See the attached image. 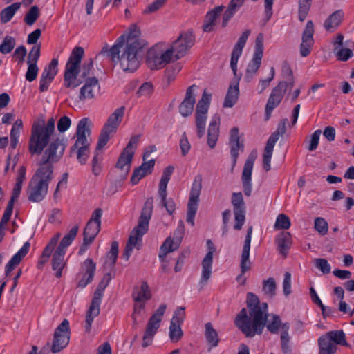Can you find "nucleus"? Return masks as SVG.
I'll list each match as a JSON object with an SVG mask.
<instances>
[{
	"label": "nucleus",
	"instance_id": "f257e3e1",
	"mask_svg": "<svg viewBox=\"0 0 354 354\" xmlns=\"http://www.w3.org/2000/svg\"><path fill=\"white\" fill-rule=\"evenodd\" d=\"M55 133V120L35 122L31 129L28 150L32 155H41L42 163L57 162L62 158L66 147L64 138L51 140Z\"/></svg>",
	"mask_w": 354,
	"mask_h": 354
},
{
	"label": "nucleus",
	"instance_id": "f03ea898",
	"mask_svg": "<svg viewBox=\"0 0 354 354\" xmlns=\"http://www.w3.org/2000/svg\"><path fill=\"white\" fill-rule=\"evenodd\" d=\"M137 33L134 30L127 37L121 35L111 48L104 46L96 58L100 56L109 57L114 62H119L124 71H135L140 66V53L142 50Z\"/></svg>",
	"mask_w": 354,
	"mask_h": 354
},
{
	"label": "nucleus",
	"instance_id": "7ed1b4c3",
	"mask_svg": "<svg viewBox=\"0 0 354 354\" xmlns=\"http://www.w3.org/2000/svg\"><path fill=\"white\" fill-rule=\"evenodd\" d=\"M247 308L236 315L234 324L247 337H254L263 333L268 317L267 303L260 304L259 297L252 292L247 294Z\"/></svg>",
	"mask_w": 354,
	"mask_h": 354
},
{
	"label": "nucleus",
	"instance_id": "20e7f679",
	"mask_svg": "<svg viewBox=\"0 0 354 354\" xmlns=\"http://www.w3.org/2000/svg\"><path fill=\"white\" fill-rule=\"evenodd\" d=\"M42 163V156L38 163L39 167L29 182L27 188L28 198L32 202L41 201L48 193V184L53 176V164Z\"/></svg>",
	"mask_w": 354,
	"mask_h": 354
},
{
	"label": "nucleus",
	"instance_id": "39448f33",
	"mask_svg": "<svg viewBox=\"0 0 354 354\" xmlns=\"http://www.w3.org/2000/svg\"><path fill=\"white\" fill-rule=\"evenodd\" d=\"M153 198L150 197L146 200L139 217L138 224L131 232L124 251L122 254L123 257L127 261L129 260L133 248L138 245L137 248L139 249V242L141 241L142 237L148 231L149 223L153 208Z\"/></svg>",
	"mask_w": 354,
	"mask_h": 354
},
{
	"label": "nucleus",
	"instance_id": "423d86ee",
	"mask_svg": "<svg viewBox=\"0 0 354 354\" xmlns=\"http://www.w3.org/2000/svg\"><path fill=\"white\" fill-rule=\"evenodd\" d=\"M90 135L89 120L84 118L78 122L74 136L75 142L70 149V156L75 155L80 165H85L89 157Z\"/></svg>",
	"mask_w": 354,
	"mask_h": 354
},
{
	"label": "nucleus",
	"instance_id": "0eeeda50",
	"mask_svg": "<svg viewBox=\"0 0 354 354\" xmlns=\"http://www.w3.org/2000/svg\"><path fill=\"white\" fill-rule=\"evenodd\" d=\"M84 55V50L82 47H75L66 64L64 83L67 88L74 89L84 82L78 72V66L81 64L82 59Z\"/></svg>",
	"mask_w": 354,
	"mask_h": 354
},
{
	"label": "nucleus",
	"instance_id": "6e6552de",
	"mask_svg": "<svg viewBox=\"0 0 354 354\" xmlns=\"http://www.w3.org/2000/svg\"><path fill=\"white\" fill-rule=\"evenodd\" d=\"M337 345L351 347L342 330H331L319 337V354H335L337 349Z\"/></svg>",
	"mask_w": 354,
	"mask_h": 354
},
{
	"label": "nucleus",
	"instance_id": "1a4fd4ad",
	"mask_svg": "<svg viewBox=\"0 0 354 354\" xmlns=\"http://www.w3.org/2000/svg\"><path fill=\"white\" fill-rule=\"evenodd\" d=\"M212 94L203 91L201 99L198 102L195 109V124L197 136L199 138L205 134L207 113L210 104Z\"/></svg>",
	"mask_w": 354,
	"mask_h": 354
},
{
	"label": "nucleus",
	"instance_id": "9d476101",
	"mask_svg": "<svg viewBox=\"0 0 354 354\" xmlns=\"http://www.w3.org/2000/svg\"><path fill=\"white\" fill-rule=\"evenodd\" d=\"M69 322L66 319H64L55 329L52 344L47 342L41 352L44 353L48 348H50V351L53 353H59L63 350L69 343Z\"/></svg>",
	"mask_w": 354,
	"mask_h": 354
},
{
	"label": "nucleus",
	"instance_id": "9b49d317",
	"mask_svg": "<svg viewBox=\"0 0 354 354\" xmlns=\"http://www.w3.org/2000/svg\"><path fill=\"white\" fill-rule=\"evenodd\" d=\"M195 41V37L191 30L180 33L179 37L171 44L168 51L173 59H179L184 57L192 47Z\"/></svg>",
	"mask_w": 354,
	"mask_h": 354
},
{
	"label": "nucleus",
	"instance_id": "f8f14e48",
	"mask_svg": "<svg viewBox=\"0 0 354 354\" xmlns=\"http://www.w3.org/2000/svg\"><path fill=\"white\" fill-rule=\"evenodd\" d=\"M202 189V176L197 175L192 183L187 203L186 221L192 226L194 225V218L198 207L199 196Z\"/></svg>",
	"mask_w": 354,
	"mask_h": 354
},
{
	"label": "nucleus",
	"instance_id": "ddd939ff",
	"mask_svg": "<svg viewBox=\"0 0 354 354\" xmlns=\"http://www.w3.org/2000/svg\"><path fill=\"white\" fill-rule=\"evenodd\" d=\"M166 308V304H161L150 317L142 337V347L145 348L151 344L153 338L160 326V322Z\"/></svg>",
	"mask_w": 354,
	"mask_h": 354
},
{
	"label": "nucleus",
	"instance_id": "4468645a",
	"mask_svg": "<svg viewBox=\"0 0 354 354\" xmlns=\"http://www.w3.org/2000/svg\"><path fill=\"white\" fill-rule=\"evenodd\" d=\"M138 141V137H132L120 155L118 160L116 162L115 167L121 171V176L123 179L126 178L130 171L131 165Z\"/></svg>",
	"mask_w": 354,
	"mask_h": 354
},
{
	"label": "nucleus",
	"instance_id": "2eb2a0df",
	"mask_svg": "<svg viewBox=\"0 0 354 354\" xmlns=\"http://www.w3.org/2000/svg\"><path fill=\"white\" fill-rule=\"evenodd\" d=\"M252 232L253 227L250 226L247 230V234L241 252L240 263L241 274L236 277V281L241 285L245 284L246 279L244 277V274L251 267V262L249 257Z\"/></svg>",
	"mask_w": 354,
	"mask_h": 354
},
{
	"label": "nucleus",
	"instance_id": "dca6fc26",
	"mask_svg": "<svg viewBox=\"0 0 354 354\" xmlns=\"http://www.w3.org/2000/svg\"><path fill=\"white\" fill-rule=\"evenodd\" d=\"M231 202L235 220L234 229L235 230H240L242 229L245 221V205L242 193L234 192L232 195Z\"/></svg>",
	"mask_w": 354,
	"mask_h": 354
},
{
	"label": "nucleus",
	"instance_id": "f3484780",
	"mask_svg": "<svg viewBox=\"0 0 354 354\" xmlns=\"http://www.w3.org/2000/svg\"><path fill=\"white\" fill-rule=\"evenodd\" d=\"M173 58L168 50L164 52H159L156 48H151L147 55L146 63L147 66L151 69H160L171 62Z\"/></svg>",
	"mask_w": 354,
	"mask_h": 354
},
{
	"label": "nucleus",
	"instance_id": "a211bd4d",
	"mask_svg": "<svg viewBox=\"0 0 354 354\" xmlns=\"http://www.w3.org/2000/svg\"><path fill=\"white\" fill-rule=\"evenodd\" d=\"M263 41V35L259 33L255 39V47L252 59L248 64L246 69V76L248 77H252L261 66L264 50Z\"/></svg>",
	"mask_w": 354,
	"mask_h": 354
},
{
	"label": "nucleus",
	"instance_id": "6ab92c4d",
	"mask_svg": "<svg viewBox=\"0 0 354 354\" xmlns=\"http://www.w3.org/2000/svg\"><path fill=\"white\" fill-rule=\"evenodd\" d=\"M184 234V223L182 221H179L178 226L174 232V236H176L175 240L168 237L164 241L160 249L159 259L164 261L167 254L177 250L180 244L183 235Z\"/></svg>",
	"mask_w": 354,
	"mask_h": 354
},
{
	"label": "nucleus",
	"instance_id": "aec40b11",
	"mask_svg": "<svg viewBox=\"0 0 354 354\" xmlns=\"http://www.w3.org/2000/svg\"><path fill=\"white\" fill-rule=\"evenodd\" d=\"M185 317L184 307H179L174 312L169 326V338L174 343L178 342L183 335L180 325L183 322Z\"/></svg>",
	"mask_w": 354,
	"mask_h": 354
},
{
	"label": "nucleus",
	"instance_id": "412c9836",
	"mask_svg": "<svg viewBox=\"0 0 354 354\" xmlns=\"http://www.w3.org/2000/svg\"><path fill=\"white\" fill-rule=\"evenodd\" d=\"M286 91V84H279L272 89L266 106V120L270 117L272 111L279 105Z\"/></svg>",
	"mask_w": 354,
	"mask_h": 354
},
{
	"label": "nucleus",
	"instance_id": "4be33fe9",
	"mask_svg": "<svg viewBox=\"0 0 354 354\" xmlns=\"http://www.w3.org/2000/svg\"><path fill=\"white\" fill-rule=\"evenodd\" d=\"M257 158V153L252 151L248 157L242 172L241 180L243 192L245 196H250L252 193V172L254 161Z\"/></svg>",
	"mask_w": 354,
	"mask_h": 354
},
{
	"label": "nucleus",
	"instance_id": "5701e85b",
	"mask_svg": "<svg viewBox=\"0 0 354 354\" xmlns=\"http://www.w3.org/2000/svg\"><path fill=\"white\" fill-rule=\"evenodd\" d=\"M102 215V210L100 208H97L94 210L84 228L83 233L84 239H88L92 241H94L100 230Z\"/></svg>",
	"mask_w": 354,
	"mask_h": 354
},
{
	"label": "nucleus",
	"instance_id": "b1692460",
	"mask_svg": "<svg viewBox=\"0 0 354 354\" xmlns=\"http://www.w3.org/2000/svg\"><path fill=\"white\" fill-rule=\"evenodd\" d=\"M207 245L208 248V252L202 261V274L200 280V284H202L203 286L206 284L211 277L213 254L216 250L214 245L211 240L207 241Z\"/></svg>",
	"mask_w": 354,
	"mask_h": 354
},
{
	"label": "nucleus",
	"instance_id": "393cba45",
	"mask_svg": "<svg viewBox=\"0 0 354 354\" xmlns=\"http://www.w3.org/2000/svg\"><path fill=\"white\" fill-rule=\"evenodd\" d=\"M100 86L97 77L87 78L81 87L79 94L80 101L86 99H93L100 93Z\"/></svg>",
	"mask_w": 354,
	"mask_h": 354
},
{
	"label": "nucleus",
	"instance_id": "a878e982",
	"mask_svg": "<svg viewBox=\"0 0 354 354\" xmlns=\"http://www.w3.org/2000/svg\"><path fill=\"white\" fill-rule=\"evenodd\" d=\"M196 87L193 84L187 88L185 97L178 106L179 113L184 118L189 116L193 112L196 103L194 91Z\"/></svg>",
	"mask_w": 354,
	"mask_h": 354
},
{
	"label": "nucleus",
	"instance_id": "bb28decb",
	"mask_svg": "<svg viewBox=\"0 0 354 354\" xmlns=\"http://www.w3.org/2000/svg\"><path fill=\"white\" fill-rule=\"evenodd\" d=\"M314 26L311 20L308 21L306 25L302 34V41L300 44V54L302 57L308 56L313 45Z\"/></svg>",
	"mask_w": 354,
	"mask_h": 354
},
{
	"label": "nucleus",
	"instance_id": "cd10ccee",
	"mask_svg": "<svg viewBox=\"0 0 354 354\" xmlns=\"http://www.w3.org/2000/svg\"><path fill=\"white\" fill-rule=\"evenodd\" d=\"M96 269V265L91 259H86L82 266V272L80 273L82 278L80 279L77 286L80 288H84L90 283L93 279Z\"/></svg>",
	"mask_w": 354,
	"mask_h": 354
},
{
	"label": "nucleus",
	"instance_id": "c85d7f7f",
	"mask_svg": "<svg viewBox=\"0 0 354 354\" xmlns=\"http://www.w3.org/2000/svg\"><path fill=\"white\" fill-rule=\"evenodd\" d=\"M224 8V6H218L206 14L202 27L204 32H210L214 30L216 25V19L221 16Z\"/></svg>",
	"mask_w": 354,
	"mask_h": 354
},
{
	"label": "nucleus",
	"instance_id": "c756f323",
	"mask_svg": "<svg viewBox=\"0 0 354 354\" xmlns=\"http://www.w3.org/2000/svg\"><path fill=\"white\" fill-rule=\"evenodd\" d=\"M30 248V243L26 241L21 248L10 259L5 268V274L8 276L10 272L19 265L21 260L26 256Z\"/></svg>",
	"mask_w": 354,
	"mask_h": 354
},
{
	"label": "nucleus",
	"instance_id": "7c9ffc66",
	"mask_svg": "<svg viewBox=\"0 0 354 354\" xmlns=\"http://www.w3.org/2000/svg\"><path fill=\"white\" fill-rule=\"evenodd\" d=\"M220 116L215 114L211 120L207 129V145L211 148L215 147L219 136Z\"/></svg>",
	"mask_w": 354,
	"mask_h": 354
},
{
	"label": "nucleus",
	"instance_id": "2f4dec72",
	"mask_svg": "<svg viewBox=\"0 0 354 354\" xmlns=\"http://www.w3.org/2000/svg\"><path fill=\"white\" fill-rule=\"evenodd\" d=\"M60 236V233H57L56 234H55L54 236L50 239V241L44 249L37 264V268L39 269H41L43 266L46 262H48L50 257L55 250V248L58 243Z\"/></svg>",
	"mask_w": 354,
	"mask_h": 354
},
{
	"label": "nucleus",
	"instance_id": "473e14b6",
	"mask_svg": "<svg viewBox=\"0 0 354 354\" xmlns=\"http://www.w3.org/2000/svg\"><path fill=\"white\" fill-rule=\"evenodd\" d=\"M66 251L62 250L60 248H56L55 252L53 254V258L51 261L52 268L55 270V276L57 278L62 277V270L64 269L66 261H64Z\"/></svg>",
	"mask_w": 354,
	"mask_h": 354
},
{
	"label": "nucleus",
	"instance_id": "72a5a7b5",
	"mask_svg": "<svg viewBox=\"0 0 354 354\" xmlns=\"http://www.w3.org/2000/svg\"><path fill=\"white\" fill-rule=\"evenodd\" d=\"M245 0H231L227 10L225 11L221 26L223 28L227 26L228 21L234 15L237 10L243 5Z\"/></svg>",
	"mask_w": 354,
	"mask_h": 354
},
{
	"label": "nucleus",
	"instance_id": "f704fd0d",
	"mask_svg": "<svg viewBox=\"0 0 354 354\" xmlns=\"http://www.w3.org/2000/svg\"><path fill=\"white\" fill-rule=\"evenodd\" d=\"M344 16L342 10H337L334 12L324 21V26L325 29L333 32L342 21Z\"/></svg>",
	"mask_w": 354,
	"mask_h": 354
},
{
	"label": "nucleus",
	"instance_id": "c9c22d12",
	"mask_svg": "<svg viewBox=\"0 0 354 354\" xmlns=\"http://www.w3.org/2000/svg\"><path fill=\"white\" fill-rule=\"evenodd\" d=\"M100 304L91 301V304L86 312L84 328L86 333H90L94 318L100 314Z\"/></svg>",
	"mask_w": 354,
	"mask_h": 354
},
{
	"label": "nucleus",
	"instance_id": "e433bc0d",
	"mask_svg": "<svg viewBox=\"0 0 354 354\" xmlns=\"http://www.w3.org/2000/svg\"><path fill=\"white\" fill-rule=\"evenodd\" d=\"M276 242L279 252L286 256L292 244L290 233L288 232H281L277 236Z\"/></svg>",
	"mask_w": 354,
	"mask_h": 354
},
{
	"label": "nucleus",
	"instance_id": "4c0bfd02",
	"mask_svg": "<svg viewBox=\"0 0 354 354\" xmlns=\"http://www.w3.org/2000/svg\"><path fill=\"white\" fill-rule=\"evenodd\" d=\"M151 297L149 286L146 281H143L140 288H135L133 293V298L136 302L145 303Z\"/></svg>",
	"mask_w": 354,
	"mask_h": 354
},
{
	"label": "nucleus",
	"instance_id": "58836bf2",
	"mask_svg": "<svg viewBox=\"0 0 354 354\" xmlns=\"http://www.w3.org/2000/svg\"><path fill=\"white\" fill-rule=\"evenodd\" d=\"M271 319L266 320V325L267 330L272 334H278L279 330L283 333V328L285 324H290L288 322L282 323L279 315H270Z\"/></svg>",
	"mask_w": 354,
	"mask_h": 354
},
{
	"label": "nucleus",
	"instance_id": "ea45409f",
	"mask_svg": "<svg viewBox=\"0 0 354 354\" xmlns=\"http://www.w3.org/2000/svg\"><path fill=\"white\" fill-rule=\"evenodd\" d=\"M21 5V3L20 2H16L3 8L0 12L1 22L2 24L9 22L20 9Z\"/></svg>",
	"mask_w": 354,
	"mask_h": 354
},
{
	"label": "nucleus",
	"instance_id": "a19ab883",
	"mask_svg": "<svg viewBox=\"0 0 354 354\" xmlns=\"http://www.w3.org/2000/svg\"><path fill=\"white\" fill-rule=\"evenodd\" d=\"M239 94L238 84L230 85L225 95L223 107L232 108L237 102Z\"/></svg>",
	"mask_w": 354,
	"mask_h": 354
},
{
	"label": "nucleus",
	"instance_id": "79ce46f5",
	"mask_svg": "<svg viewBox=\"0 0 354 354\" xmlns=\"http://www.w3.org/2000/svg\"><path fill=\"white\" fill-rule=\"evenodd\" d=\"M117 129L104 124L97 141V149H102L109 140L111 135L115 133Z\"/></svg>",
	"mask_w": 354,
	"mask_h": 354
},
{
	"label": "nucleus",
	"instance_id": "37998d69",
	"mask_svg": "<svg viewBox=\"0 0 354 354\" xmlns=\"http://www.w3.org/2000/svg\"><path fill=\"white\" fill-rule=\"evenodd\" d=\"M290 324H285L283 328V333L280 335L281 348L283 354H288L291 352L290 337L289 335Z\"/></svg>",
	"mask_w": 354,
	"mask_h": 354
},
{
	"label": "nucleus",
	"instance_id": "c03bdc74",
	"mask_svg": "<svg viewBox=\"0 0 354 354\" xmlns=\"http://www.w3.org/2000/svg\"><path fill=\"white\" fill-rule=\"evenodd\" d=\"M205 337L211 347H216L218 344L219 339L216 330L213 328L210 322L205 324Z\"/></svg>",
	"mask_w": 354,
	"mask_h": 354
},
{
	"label": "nucleus",
	"instance_id": "a18cd8bd",
	"mask_svg": "<svg viewBox=\"0 0 354 354\" xmlns=\"http://www.w3.org/2000/svg\"><path fill=\"white\" fill-rule=\"evenodd\" d=\"M102 149H97V145L96 146L94 151L93 157L91 161L92 165V172L95 176H98L102 169V153L100 151Z\"/></svg>",
	"mask_w": 354,
	"mask_h": 354
},
{
	"label": "nucleus",
	"instance_id": "49530a36",
	"mask_svg": "<svg viewBox=\"0 0 354 354\" xmlns=\"http://www.w3.org/2000/svg\"><path fill=\"white\" fill-rule=\"evenodd\" d=\"M124 113V107L121 106L116 109L114 112L111 114L105 124L118 129L120 124Z\"/></svg>",
	"mask_w": 354,
	"mask_h": 354
},
{
	"label": "nucleus",
	"instance_id": "de8ad7c7",
	"mask_svg": "<svg viewBox=\"0 0 354 354\" xmlns=\"http://www.w3.org/2000/svg\"><path fill=\"white\" fill-rule=\"evenodd\" d=\"M79 227L77 225H75L71 230L65 234L62 241H60L57 248H60L64 251H66L67 247H68L72 241L75 238Z\"/></svg>",
	"mask_w": 354,
	"mask_h": 354
},
{
	"label": "nucleus",
	"instance_id": "09e8293b",
	"mask_svg": "<svg viewBox=\"0 0 354 354\" xmlns=\"http://www.w3.org/2000/svg\"><path fill=\"white\" fill-rule=\"evenodd\" d=\"M277 284L272 277L268 278L263 281L262 290L263 293L270 299H272L276 295Z\"/></svg>",
	"mask_w": 354,
	"mask_h": 354
},
{
	"label": "nucleus",
	"instance_id": "8fccbe9b",
	"mask_svg": "<svg viewBox=\"0 0 354 354\" xmlns=\"http://www.w3.org/2000/svg\"><path fill=\"white\" fill-rule=\"evenodd\" d=\"M93 61L92 58L86 60L83 64L78 66V72L82 79L86 81L87 78H91V75L93 74Z\"/></svg>",
	"mask_w": 354,
	"mask_h": 354
},
{
	"label": "nucleus",
	"instance_id": "3c124183",
	"mask_svg": "<svg viewBox=\"0 0 354 354\" xmlns=\"http://www.w3.org/2000/svg\"><path fill=\"white\" fill-rule=\"evenodd\" d=\"M333 52L339 61L346 62L353 56L351 49L341 46H335Z\"/></svg>",
	"mask_w": 354,
	"mask_h": 354
},
{
	"label": "nucleus",
	"instance_id": "603ef678",
	"mask_svg": "<svg viewBox=\"0 0 354 354\" xmlns=\"http://www.w3.org/2000/svg\"><path fill=\"white\" fill-rule=\"evenodd\" d=\"M39 17V9L38 6H33L26 14L24 21L28 26H32L35 23Z\"/></svg>",
	"mask_w": 354,
	"mask_h": 354
},
{
	"label": "nucleus",
	"instance_id": "864d4df0",
	"mask_svg": "<svg viewBox=\"0 0 354 354\" xmlns=\"http://www.w3.org/2000/svg\"><path fill=\"white\" fill-rule=\"evenodd\" d=\"M15 39L11 36H6L0 45V52L2 54L10 53L15 46Z\"/></svg>",
	"mask_w": 354,
	"mask_h": 354
},
{
	"label": "nucleus",
	"instance_id": "5fc2aeb1",
	"mask_svg": "<svg viewBox=\"0 0 354 354\" xmlns=\"http://www.w3.org/2000/svg\"><path fill=\"white\" fill-rule=\"evenodd\" d=\"M291 225L290 220L288 216L284 214L278 215L274 224L276 230H288Z\"/></svg>",
	"mask_w": 354,
	"mask_h": 354
},
{
	"label": "nucleus",
	"instance_id": "6e6d98bb",
	"mask_svg": "<svg viewBox=\"0 0 354 354\" xmlns=\"http://www.w3.org/2000/svg\"><path fill=\"white\" fill-rule=\"evenodd\" d=\"M314 227L322 236L326 235L328 230V224L325 218L317 217L315 219Z\"/></svg>",
	"mask_w": 354,
	"mask_h": 354
},
{
	"label": "nucleus",
	"instance_id": "4d7b16f0",
	"mask_svg": "<svg viewBox=\"0 0 354 354\" xmlns=\"http://www.w3.org/2000/svg\"><path fill=\"white\" fill-rule=\"evenodd\" d=\"M53 80L54 78L44 70L39 80V91H46Z\"/></svg>",
	"mask_w": 354,
	"mask_h": 354
},
{
	"label": "nucleus",
	"instance_id": "13d9d810",
	"mask_svg": "<svg viewBox=\"0 0 354 354\" xmlns=\"http://www.w3.org/2000/svg\"><path fill=\"white\" fill-rule=\"evenodd\" d=\"M118 255V243L117 241H113L111 243V250L108 254L109 261L107 263H109V266L112 268L114 267L115 263L116 262V259Z\"/></svg>",
	"mask_w": 354,
	"mask_h": 354
},
{
	"label": "nucleus",
	"instance_id": "bf43d9fd",
	"mask_svg": "<svg viewBox=\"0 0 354 354\" xmlns=\"http://www.w3.org/2000/svg\"><path fill=\"white\" fill-rule=\"evenodd\" d=\"M160 198V206L165 208L169 215H172L176 210V203L173 198H167V196Z\"/></svg>",
	"mask_w": 354,
	"mask_h": 354
},
{
	"label": "nucleus",
	"instance_id": "052dcab7",
	"mask_svg": "<svg viewBox=\"0 0 354 354\" xmlns=\"http://www.w3.org/2000/svg\"><path fill=\"white\" fill-rule=\"evenodd\" d=\"M41 45H35L28 53L27 64H37L40 57Z\"/></svg>",
	"mask_w": 354,
	"mask_h": 354
},
{
	"label": "nucleus",
	"instance_id": "680f3d73",
	"mask_svg": "<svg viewBox=\"0 0 354 354\" xmlns=\"http://www.w3.org/2000/svg\"><path fill=\"white\" fill-rule=\"evenodd\" d=\"M315 266L324 274L330 273L331 270L330 264L328 263V261L325 259H315Z\"/></svg>",
	"mask_w": 354,
	"mask_h": 354
},
{
	"label": "nucleus",
	"instance_id": "e2e57ef3",
	"mask_svg": "<svg viewBox=\"0 0 354 354\" xmlns=\"http://www.w3.org/2000/svg\"><path fill=\"white\" fill-rule=\"evenodd\" d=\"M39 68L37 64H28V69L25 75L26 80L28 82L34 81L37 76Z\"/></svg>",
	"mask_w": 354,
	"mask_h": 354
},
{
	"label": "nucleus",
	"instance_id": "0e129e2a",
	"mask_svg": "<svg viewBox=\"0 0 354 354\" xmlns=\"http://www.w3.org/2000/svg\"><path fill=\"white\" fill-rule=\"evenodd\" d=\"M180 148L181 150V154L183 156H185L189 151L191 145L187 139L186 133L184 132L182 134L181 139L180 140Z\"/></svg>",
	"mask_w": 354,
	"mask_h": 354
},
{
	"label": "nucleus",
	"instance_id": "69168bd1",
	"mask_svg": "<svg viewBox=\"0 0 354 354\" xmlns=\"http://www.w3.org/2000/svg\"><path fill=\"white\" fill-rule=\"evenodd\" d=\"M107 286L105 285L103 282H100L93 297L92 301L97 303L99 304H101L102 297L103 295V292Z\"/></svg>",
	"mask_w": 354,
	"mask_h": 354
},
{
	"label": "nucleus",
	"instance_id": "338daca9",
	"mask_svg": "<svg viewBox=\"0 0 354 354\" xmlns=\"http://www.w3.org/2000/svg\"><path fill=\"white\" fill-rule=\"evenodd\" d=\"M321 133V130H316L312 134L311 139L310 140V144L308 147V149L310 151H313L317 148Z\"/></svg>",
	"mask_w": 354,
	"mask_h": 354
},
{
	"label": "nucleus",
	"instance_id": "774afa93",
	"mask_svg": "<svg viewBox=\"0 0 354 354\" xmlns=\"http://www.w3.org/2000/svg\"><path fill=\"white\" fill-rule=\"evenodd\" d=\"M71 124V119L68 116H63L57 122V129L59 132L64 133L68 129Z\"/></svg>",
	"mask_w": 354,
	"mask_h": 354
}]
</instances>
